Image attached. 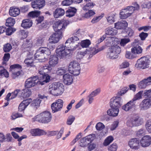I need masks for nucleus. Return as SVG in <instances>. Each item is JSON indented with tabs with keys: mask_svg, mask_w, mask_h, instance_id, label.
Masks as SVG:
<instances>
[{
	"mask_svg": "<svg viewBox=\"0 0 151 151\" xmlns=\"http://www.w3.org/2000/svg\"><path fill=\"white\" fill-rule=\"evenodd\" d=\"M71 49L66 47L65 45H60L57 47L56 50L57 56L60 58H63L70 54L71 52Z\"/></svg>",
	"mask_w": 151,
	"mask_h": 151,
	"instance_id": "nucleus-6",
	"label": "nucleus"
},
{
	"mask_svg": "<svg viewBox=\"0 0 151 151\" xmlns=\"http://www.w3.org/2000/svg\"><path fill=\"white\" fill-rule=\"evenodd\" d=\"M112 51L110 50L109 49L108 52L107 53L106 57L110 59H116L118 57V56Z\"/></svg>",
	"mask_w": 151,
	"mask_h": 151,
	"instance_id": "nucleus-40",
	"label": "nucleus"
},
{
	"mask_svg": "<svg viewBox=\"0 0 151 151\" xmlns=\"http://www.w3.org/2000/svg\"><path fill=\"white\" fill-rule=\"evenodd\" d=\"M118 148L117 144L116 143H113L108 147L109 151H116Z\"/></svg>",
	"mask_w": 151,
	"mask_h": 151,
	"instance_id": "nucleus-53",
	"label": "nucleus"
},
{
	"mask_svg": "<svg viewBox=\"0 0 151 151\" xmlns=\"http://www.w3.org/2000/svg\"><path fill=\"white\" fill-rule=\"evenodd\" d=\"M121 98L119 96L114 97L111 99L109 103L111 108H119L121 106Z\"/></svg>",
	"mask_w": 151,
	"mask_h": 151,
	"instance_id": "nucleus-14",
	"label": "nucleus"
},
{
	"mask_svg": "<svg viewBox=\"0 0 151 151\" xmlns=\"http://www.w3.org/2000/svg\"><path fill=\"white\" fill-rule=\"evenodd\" d=\"M63 101L61 99L56 100L51 105L52 113H54L60 111L63 107Z\"/></svg>",
	"mask_w": 151,
	"mask_h": 151,
	"instance_id": "nucleus-13",
	"label": "nucleus"
},
{
	"mask_svg": "<svg viewBox=\"0 0 151 151\" xmlns=\"http://www.w3.org/2000/svg\"><path fill=\"white\" fill-rule=\"evenodd\" d=\"M140 140L138 138H133L130 139L128 145L132 149L137 150L139 148Z\"/></svg>",
	"mask_w": 151,
	"mask_h": 151,
	"instance_id": "nucleus-16",
	"label": "nucleus"
},
{
	"mask_svg": "<svg viewBox=\"0 0 151 151\" xmlns=\"http://www.w3.org/2000/svg\"><path fill=\"white\" fill-rule=\"evenodd\" d=\"M77 11V9L75 8L70 6L66 11V16L70 18L72 17L75 15Z\"/></svg>",
	"mask_w": 151,
	"mask_h": 151,
	"instance_id": "nucleus-25",
	"label": "nucleus"
},
{
	"mask_svg": "<svg viewBox=\"0 0 151 151\" xmlns=\"http://www.w3.org/2000/svg\"><path fill=\"white\" fill-rule=\"evenodd\" d=\"M65 13V11L64 9L60 8H58L53 12V14L54 17L57 18L63 16Z\"/></svg>",
	"mask_w": 151,
	"mask_h": 151,
	"instance_id": "nucleus-27",
	"label": "nucleus"
},
{
	"mask_svg": "<svg viewBox=\"0 0 151 151\" xmlns=\"http://www.w3.org/2000/svg\"><path fill=\"white\" fill-rule=\"evenodd\" d=\"M50 113L48 111H45L37 115L32 119L34 121H37L43 123H47L50 122L52 119Z\"/></svg>",
	"mask_w": 151,
	"mask_h": 151,
	"instance_id": "nucleus-2",
	"label": "nucleus"
},
{
	"mask_svg": "<svg viewBox=\"0 0 151 151\" xmlns=\"http://www.w3.org/2000/svg\"><path fill=\"white\" fill-rule=\"evenodd\" d=\"M40 11H32L29 12L28 16L32 18L37 17L40 14Z\"/></svg>",
	"mask_w": 151,
	"mask_h": 151,
	"instance_id": "nucleus-46",
	"label": "nucleus"
},
{
	"mask_svg": "<svg viewBox=\"0 0 151 151\" xmlns=\"http://www.w3.org/2000/svg\"><path fill=\"white\" fill-rule=\"evenodd\" d=\"M32 46V44L31 42L29 40H27L22 45V47L26 48H29Z\"/></svg>",
	"mask_w": 151,
	"mask_h": 151,
	"instance_id": "nucleus-55",
	"label": "nucleus"
},
{
	"mask_svg": "<svg viewBox=\"0 0 151 151\" xmlns=\"http://www.w3.org/2000/svg\"><path fill=\"white\" fill-rule=\"evenodd\" d=\"M51 54L50 50L48 48L41 47L37 50L35 53V58L36 60H43L47 58V56Z\"/></svg>",
	"mask_w": 151,
	"mask_h": 151,
	"instance_id": "nucleus-3",
	"label": "nucleus"
},
{
	"mask_svg": "<svg viewBox=\"0 0 151 151\" xmlns=\"http://www.w3.org/2000/svg\"><path fill=\"white\" fill-rule=\"evenodd\" d=\"M91 43L90 41L87 39L83 40L81 42H80L79 45H81L83 48H87L89 46Z\"/></svg>",
	"mask_w": 151,
	"mask_h": 151,
	"instance_id": "nucleus-44",
	"label": "nucleus"
},
{
	"mask_svg": "<svg viewBox=\"0 0 151 151\" xmlns=\"http://www.w3.org/2000/svg\"><path fill=\"white\" fill-rule=\"evenodd\" d=\"M80 70V64L76 60H73L70 62L68 66V71L75 76L79 74Z\"/></svg>",
	"mask_w": 151,
	"mask_h": 151,
	"instance_id": "nucleus-5",
	"label": "nucleus"
},
{
	"mask_svg": "<svg viewBox=\"0 0 151 151\" xmlns=\"http://www.w3.org/2000/svg\"><path fill=\"white\" fill-rule=\"evenodd\" d=\"M67 25L66 23L63 22L59 21L54 23L53 27L55 32H57L59 33H61V35H63V31L65 29Z\"/></svg>",
	"mask_w": 151,
	"mask_h": 151,
	"instance_id": "nucleus-11",
	"label": "nucleus"
},
{
	"mask_svg": "<svg viewBox=\"0 0 151 151\" xmlns=\"http://www.w3.org/2000/svg\"><path fill=\"white\" fill-rule=\"evenodd\" d=\"M58 133L57 131H47V132L45 131V135L47 134L48 136H54L56 135Z\"/></svg>",
	"mask_w": 151,
	"mask_h": 151,
	"instance_id": "nucleus-57",
	"label": "nucleus"
},
{
	"mask_svg": "<svg viewBox=\"0 0 151 151\" xmlns=\"http://www.w3.org/2000/svg\"><path fill=\"white\" fill-rule=\"evenodd\" d=\"M114 140V138L112 136H109L107 137L104 140L103 145L104 146H107L109 145Z\"/></svg>",
	"mask_w": 151,
	"mask_h": 151,
	"instance_id": "nucleus-45",
	"label": "nucleus"
},
{
	"mask_svg": "<svg viewBox=\"0 0 151 151\" xmlns=\"http://www.w3.org/2000/svg\"><path fill=\"white\" fill-rule=\"evenodd\" d=\"M151 106V100L150 99H144L139 105L141 110H145L150 108Z\"/></svg>",
	"mask_w": 151,
	"mask_h": 151,
	"instance_id": "nucleus-20",
	"label": "nucleus"
},
{
	"mask_svg": "<svg viewBox=\"0 0 151 151\" xmlns=\"http://www.w3.org/2000/svg\"><path fill=\"white\" fill-rule=\"evenodd\" d=\"M16 30V29L12 27H8L6 29V34L7 35H11Z\"/></svg>",
	"mask_w": 151,
	"mask_h": 151,
	"instance_id": "nucleus-52",
	"label": "nucleus"
},
{
	"mask_svg": "<svg viewBox=\"0 0 151 151\" xmlns=\"http://www.w3.org/2000/svg\"><path fill=\"white\" fill-rule=\"evenodd\" d=\"M116 14L112 12L109 13L107 15L106 19L108 23L112 24L115 22V17Z\"/></svg>",
	"mask_w": 151,
	"mask_h": 151,
	"instance_id": "nucleus-33",
	"label": "nucleus"
},
{
	"mask_svg": "<svg viewBox=\"0 0 151 151\" xmlns=\"http://www.w3.org/2000/svg\"><path fill=\"white\" fill-rule=\"evenodd\" d=\"M145 127L148 132L151 133V121H147L145 124Z\"/></svg>",
	"mask_w": 151,
	"mask_h": 151,
	"instance_id": "nucleus-64",
	"label": "nucleus"
},
{
	"mask_svg": "<svg viewBox=\"0 0 151 151\" xmlns=\"http://www.w3.org/2000/svg\"><path fill=\"white\" fill-rule=\"evenodd\" d=\"M20 10L18 8L10 7L9 11V15L13 17H16L20 13Z\"/></svg>",
	"mask_w": 151,
	"mask_h": 151,
	"instance_id": "nucleus-32",
	"label": "nucleus"
},
{
	"mask_svg": "<svg viewBox=\"0 0 151 151\" xmlns=\"http://www.w3.org/2000/svg\"><path fill=\"white\" fill-rule=\"evenodd\" d=\"M128 26V23L125 21H121L115 24V27L118 29H125Z\"/></svg>",
	"mask_w": 151,
	"mask_h": 151,
	"instance_id": "nucleus-28",
	"label": "nucleus"
},
{
	"mask_svg": "<svg viewBox=\"0 0 151 151\" xmlns=\"http://www.w3.org/2000/svg\"><path fill=\"white\" fill-rule=\"evenodd\" d=\"M104 14H102L101 15L94 17L92 20L91 22L95 23L98 22L104 16Z\"/></svg>",
	"mask_w": 151,
	"mask_h": 151,
	"instance_id": "nucleus-58",
	"label": "nucleus"
},
{
	"mask_svg": "<svg viewBox=\"0 0 151 151\" xmlns=\"http://www.w3.org/2000/svg\"><path fill=\"white\" fill-rule=\"evenodd\" d=\"M13 138L10 133H7L6 135L2 133H0V142H12Z\"/></svg>",
	"mask_w": 151,
	"mask_h": 151,
	"instance_id": "nucleus-23",
	"label": "nucleus"
},
{
	"mask_svg": "<svg viewBox=\"0 0 151 151\" xmlns=\"http://www.w3.org/2000/svg\"><path fill=\"white\" fill-rule=\"evenodd\" d=\"M58 58L55 55H51L49 62L50 66H54L58 63Z\"/></svg>",
	"mask_w": 151,
	"mask_h": 151,
	"instance_id": "nucleus-34",
	"label": "nucleus"
},
{
	"mask_svg": "<svg viewBox=\"0 0 151 151\" xmlns=\"http://www.w3.org/2000/svg\"><path fill=\"white\" fill-rule=\"evenodd\" d=\"M0 76L2 78H7L9 76V73L4 67L0 66Z\"/></svg>",
	"mask_w": 151,
	"mask_h": 151,
	"instance_id": "nucleus-37",
	"label": "nucleus"
},
{
	"mask_svg": "<svg viewBox=\"0 0 151 151\" xmlns=\"http://www.w3.org/2000/svg\"><path fill=\"white\" fill-rule=\"evenodd\" d=\"M31 90L28 88H26L25 89L22 90L21 96L24 99L27 98L31 95Z\"/></svg>",
	"mask_w": 151,
	"mask_h": 151,
	"instance_id": "nucleus-36",
	"label": "nucleus"
},
{
	"mask_svg": "<svg viewBox=\"0 0 151 151\" xmlns=\"http://www.w3.org/2000/svg\"><path fill=\"white\" fill-rule=\"evenodd\" d=\"M75 119V117L74 116L70 115L68 118L67 120L66 124L68 125H71Z\"/></svg>",
	"mask_w": 151,
	"mask_h": 151,
	"instance_id": "nucleus-51",
	"label": "nucleus"
},
{
	"mask_svg": "<svg viewBox=\"0 0 151 151\" xmlns=\"http://www.w3.org/2000/svg\"><path fill=\"white\" fill-rule=\"evenodd\" d=\"M140 142L142 147H148L151 143V137L147 135L144 136L140 140Z\"/></svg>",
	"mask_w": 151,
	"mask_h": 151,
	"instance_id": "nucleus-21",
	"label": "nucleus"
},
{
	"mask_svg": "<svg viewBox=\"0 0 151 151\" xmlns=\"http://www.w3.org/2000/svg\"><path fill=\"white\" fill-rule=\"evenodd\" d=\"M95 137V134H92L81 139L79 142L80 146L85 147L89 145V143L93 141Z\"/></svg>",
	"mask_w": 151,
	"mask_h": 151,
	"instance_id": "nucleus-10",
	"label": "nucleus"
},
{
	"mask_svg": "<svg viewBox=\"0 0 151 151\" xmlns=\"http://www.w3.org/2000/svg\"><path fill=\"white\" fill-rule=\"evenodd\" d=\"M130 41V40L129 38H123L121 39L120 44L121 46H124Z\"/></svg>",
	"mask_w": 151,
	"mask_h": 151,
	"instance_id": "nucleus-56",
	"label": "nucleus"
},
{
	"mask_svg": "<svg viewBox=\"0 0 151 151\" xmlns=\"http://www.w3.org/2000/svg\"><path fill=\"white\" fill-rule=\"evenodd\" d=\"M143 91H141L137 93L135 95H134V98L132 99L135 101H136L142 98V95L143 93Z\"/></svg>",
	"mask_w": 151,
	"mask_h": 151,
	"instance_id": "nucleus-50",
	"label": "nucleus"
},
{
	"mask_svg": "<svg viewBox=\"0 0 151 151\" xmlns=\"http://www.w3.org/2000/svg\"><path fill=\"white\" fill-rule=\"evenodd\" d=\"M109 49L110 50L113 51H112L115 52L117 55L121 51L120 47L117 45L112 46Z\"/></svg>",
	"mask_w": 151,
	"mask_h": 151,
	"instance_id": "nucleus-41",
	"label": "nucleus"
},
{
	"mask_svg": "<svg viewBox=\"0 0 151 151\" xmlns=\"http://www.w3.org/2000/svg\"><path fill=\"white\" fill-rule=\"evenodd\" d=\"M150 63V58L148 57L144 56L137 60L135 66L138 68L145 69L149 67Z\"/></svg>",
	"mask_w": 151,
	"mask_h": 151,
	"instance_id": "nucleus-7",
	"label": "nucleus"
},
{
	"mask_svg": "<svg viewBox=\"0 0 151 151\" xmlns=\"http://www.w3.org/2000/svg\"><path fill=\"white\" fill-rule=\"evenodd\" d=\"M57 70V73L59 75H62L66 73L67 71V69L65 67H61L58 68Z\"/></svg>",
	"mask_w": 151,
	"mask_h": 151,
	"instance_id": "nucleus-48",
	"label": "nucleus"
},
{
	"mask_svg": "<svg viewBox=\"0 0 151 151\" xmlns=\"http://www.w3.org/2000/svg\"><path fill=\"white\" fill-rule=\"evenodd\" d=\"M105 127V126L102 123L99 122L97 123L96 126V128L97 130H101L104 129Z\"/></svg>",
	"mask_w": 151,
	"mask_h": 151,
	"instance_id": "nucleus-62",
	"label": "nucleus"
},
{
	"mask_svg": "<svg viewBox=\"0 0 151 151\" xmlns=\"http://www.w3.org/2000/svg\"><path fill=\"white\" fill-rule=\"evenodd\" d=\"M63 82L65 84L69 85H70L73 81L72 76L71 75L66 73L63 75Z\"/></svg>",
	"mask_w": 151,
	"mask_h": 151,
	"instance_id": "nucleus-26",
	"label": "nucleus"
},
{
	"mask_svg": "<svg viewBox=\"0 0 151 151\" xmlns=\"http://www.w3.org/2000/svg\"><path fill=\"white\" fill-rule=\"evenodd\" d=\"M129 7L128 6L126 7V8L121 10L119 14L121 19H125L130 16L133 13Z\"/></svg>",
	"mask_w": 151,
	"mask_h": 151,
	"instance_id": "nucleus-15",
	"label": "nucleus"
},
{
	"mask_svg": "<svg viewBox=\"0 0 151 151\" xmlns=\"http://www.w3.org/2000/svg\"><path fill=\"white\" fill-rule=\"evenodd\" d=\"M135 103V101L132 99L128 102L126 104L122 106V109L126 111L134 109L136 108Z\"/></svg>",
	"mask_w": 151,
	"mask_h": 151,
	"instance_id": "nucleus-17",
	"label": "nucleus"
},
{
	"mask_svg": "<svg viewBox=\"0 0 151 151\" xmlns=\"http://www.w3.org/2000/svg\"><path fill=\"white\" fill-rule=\"evenodd\" d=\"M116 30L110 27L105 29V34L106 35L114 36L116 35Z\"/></svg>",
	"mask_w": 151,
	"mask_h": 151,
	"instance_id": "nucleus-39",
	"label": "nucleus"
},
{
	"mask_svg": "<svg viewBox=\"0 0 151 151\" xmlns=\"http://www.w3.org/2000/svg\"><path fill=\"white\" fill-rule=\"evenodd\" d=\"M46 73L44 75H42L41 77L42 78L43 80L42 81H39V84L42 85H44L45 83L49 82L50 80V76L49 75Z\"/></svg>",
	"mask_w": 151,
	"mask_h": 151,
	"instance_id": "nucleus-35",
	"label": "nucleus"
},
{
	"mask_svg": "<svg viewBox=\"0 0 151 151\" xmlns=\"http://www.w3.org/2000/svg\"><path fill=\"white\" fill-rule=\"evenodd\" d=\"M27 58L24 61V63L28 66H32L33 63V55L32 53L28 52L27 53Z\"/></svg>",
	"mask_w": 151,
	"mask_h": 151,
	"instance_id": "nucleus-31",
	"label": "nucleus"
},
{
	"mask_svg": "<svg viewBox=\"0 0 151 151\" xmlns=\"http://www.w3.org/2000/svg\"><path fill=\"white\" fill-rule=\"evenodd\" d=\"M105 48V46H103L100 48L96 50L94 48H88L84 52H81L80 54L81 55L84 56L86 54H88L89 55L88 59L92 58L93 56L98 53V52L103 50Z\"/></svg>",
	"mask_w": 151,
	"mask_h": 151,
	"instance_id": "nucleus-9",
	"label": "nucleus"
},
{
	"mask_svg": "<svg viewBox=\"0 0 151 151\" xmlns=\"http://www.w3.org/2000/svg\"><path fill=\"white\" fill-rule=\"evenodd\" d=\"M138 86V87L141 89L145 88L147 86L144 79L139 82Z\"/></svg>",
	"mask_w": 151,
	"mask_h": 151,
	"instance_id": "nucleus-60",
	"label": "nucleus"
},
{
	"mask_svg": "<svg viewBox=\"0 0 151 151\" xmlns=\"http://www.w3.org/2000/svg\"><path fill=\"white\" fill-rule=\"evenodd\" d=\"M126 32L128 36L127 35L125 36L123 35V36L124 37L129 36V37H131L133 36L134 34L133 30L130 28H128V29L126 30Z\"/></svg>",
	"mask_w": 151,
	"mask_h": 151,
	"instance_id": "nucleus-54",
	"label": "nucleus"
},
{
	"mask_svg": "<svg viewBox=\"0 0 151 151\" xmlns=\"http://www.w3.org/2000/svg\"><path fill=\"white\" fill-rule=\"evenodd\" d=\"M33 0L31 3V5L33 8L40 9L45 5V0Z\"/></svg>",
	"mask_w": 151,
	"mask_h": 151,
	"instance_id": "nucleus-19",
	"label": "nucleus"
},
{
	"mask_svg": "<svg viewBox=\"0 0 151 151\" xmlns=\"http://www.w3.org/2000/svg\"><path fill=\"white\" fill-rule=\"evenodd\" d=\"M41 101V100L40 99H37L32 101L31 105L32 107L37 109L40 106Z\"/></svg>",
	"mask_w": 151,
	"mask_h": 151,
	"instance_id": "nucleus-43",
	"label": "nucleus"
},
{
	"mask_svg": "<svg viewBox=\"0 0 151 151\" xmlns=\"http://www.w3.org/2000/svg\"><path fill=\"white\" fill-rule=\"evenodd\" d=\"M143 123L142 119L138 116H136L128 120L126 124L128 126L133 127L140 125Z\"/></svg>",
	"mask_w": 151,
	"mask_h": 151,
	"instance_id": "nucleus-8",
	"label": "nucleus"
},
{
	"mask_svg": "<svg viewBox=\"0 0 151 151\" xmlns=\"http://www.w3.org/2000/svg\"><path fill=\"white\" fill-rule=\"evenodd\" d=\"M132 5H133V6H129V8H130V9L133 12H134V11L135 10H138L139 9V6L137 3V2H133L132 3Z\"/></svg>",
	"mask_w": 151,
	"mask_h": 151,
	"instance_id": "nucleus-47",
	"label": "nucleus"
},
{
	"mask_svg": "<svg viewBox=\"0 0 151 151\" xmlns=\"http://www.w3.org/2000/svg\"><path fill=\"white\" fill-rule=\"evenodd\" d=\"M95 5L96 4L95 3L92 2H90L86 3L83 7L82 9L84 11H87L93 8Z\"/></svg>",
	"mask_w": 151,
	"mask_h": 151,
	"instance_id": "nucleus-42",
	"label": "nucleus"
},
{
	"mask_svg": "<svg viewBox=\"0 0 151 151\" xmlns=\"http://www.w3.org/2000/svg\"><path fill=\"white\" fill-rule=\"evenodd\" d=\"M30 133L32 136H40L44 135L45 131L39 128L33 129H31Z\"/></svg>",
	"mask_w": 151,
	"mask_h": 151,
	"instance_id": "nucleus-24",
	"label": "nucleus"
},
{
	"mask_svg": "<svg viewBox=\"0 0 151 151\" xmlns=\"http://www.w3.org/2000/svg\"><path fill=\"white\" fill-rule=\"evenodd\" d=\"M142 48L139 45H137L132 47L131 49L132 53L134 54H140L142 53Z\"/></svg>",
	"mask_w": 151,
	"mask_h": 151,
	"instance_id": "nucleus-38",
	"label": "nucleus"
},
{
	"mask_svg": "<svg viewBox=\"0 0 151 151\" xmlns=\"http://www.w3.org/2000/svg\"><path fill=\"white\" fill-rule=\"evenodd\" d=\"M3 49L4 52H7L11 50L12 49V46L10 44L7 43L4 45Z\"/></svg>",
	"mask_w": 151,
	"mask_h": 151,
	"instance_id": "nucleus-49",
	"label": "nucleus"
},
{
	"mask_svg": "<svg viewBox=\"0 0 151 151\" xmlns=\"http://www.w3.org/2000/svg\"><path fill=\"white\" fill-rule=\"evenodd\" d=\"M101 91L100 88H98L93 91L89 95L90 96L94 97L99 93Z\"/></svg>",
	"mask_w": 151,
	"mask_h": 151,
	"instance_id": "nucleus-61",
	"label": "nucleus"
},
{
	"mask_svg": "<svg viewBox=\"0 0 151 151\" xmlns=\"http://www.w3.org/2000/svg\"><path fill=\"white\" fill-rule=\"evenodd\" d=\"M52 70L51 67L48 64H46L40 69L38 70L39 75L41 78L42 75H44L46 73H49Z\"/></svg>",
	"mask_w": 151,
	"mask_h": 151,
	"instance_id": "nucleus-22",
	"label": "nucleus"
},
{
	"mask_svg": "<svg viewBox=\"0 0 151 151\" xmlns=\"http://www.w3.org/2000/svg\"><path fill=\"white\" fill-rule=\"evenodd\" d=\"M143 95L145 98L148 97L151 99V89L145 90L143 93Z\"/></svg>",
	"mask_w": 151,
	"mask_h": 151,
	"instance_id": "nucleus-63",
	"label": "nucleus"
},
{
	"mask_svg": "<svg viewBox=\"0 0 151 151\" xmlns=\"http://www.w3.org/2000/svg\"><path fill=\"white\" fill-rule=\"evenodd\" d=\"M32 22L31 20L29 19L23 20L21 26L24 29L30 28L32 25Z\"/></svg>",
	"mask_w": 151,
	"mask_h": 151,
	"instance_id": "nucleus-30",
	"label": "nucleus"
},
{
	"mask_svg": "<svg viewBox=\"0 0 151 151\" xmlns=\"http://www.w3.org/2000/svg\"><path fill=\"white\" fill-rule=\"evenodd\" d=\"M88 12L84 14V17L86 18H88L95 14V12L91 10H89Z\"/></svg>",
	"mask_w": 151,
	"mask_h": 151,
	"instance_id": "nucleus-59",
	"label": "nucleus"
},
{
	"mask_svg": "<svg viewBox=\"0 0 151 151\" xmlns=\"http://www.w3.org/2000/svg\"><path fill=\"white\" fill-rule=\"evenodd\" d=\"M39 80L37 76H34L28 78L25 83V86L26 88L34 87L39 83Z\"/></svg>",
	"mask_w": 151,
	"mask_h": 151,
	"instance_id": "nucleus-12",
	"label": "nucleus"
},
{
	"mask_svg": "<svg viewBox=\"0 0 151 151\" xmlns=\"http://www.w3.org/2000/svg\"><path fill=\"white\" fill-rule=\"evenodd\" d=\"M49 91L50 93L54 96L61 95L64 90L63 84L59 82H55L50 86Z\"/></svg>",
	"mask_w": 151,
	"mask_h": 151,
	"instance_id": "nucleus-1",
	"label": "nucleus"
},
{
	"mask_svg": "<svg viewBox=\"0 0 151 151\" xmlns=\"http://www.w3.org/2000/svg\"><path fill=\"white\" fill-rule=\"evenodd\" d=\"M62 36L63 35H61V33H59L55 32L50 36L49 38V42L51 43H57L62 38Z\"/></svg>",
	"mask_w": 151,
	"mask_h": 151,
	"instance_id": "nucleus-18",
	"label": "nucleus"
},
{
	"mask_svg": "<svg viewBox=\"0 0 151 151\" xmlns=\"http://www.w3.org/2000/svg\"><path fill=\"white\" fill-rule=\"evenodd\" d=\"M119 108H111L107 111L108 115L110 116L115 117L117 116L119 112Z\"/></svg>",
	"mask_w": 151,
	"mask_h": 151,
	"instance_id": "nucleus-29",
	"label": "nucleus"
},
{
	"mask_svg": "<svg viewBox=\"0 0 151 151\" xmlns=\"http://www.w3.org/2000/svg\"><path fill=\"white\" fill-rule=\"evenodd\" d=\"M80 43L79 38L76 36H73L66 41L65 47L67 48H70L71 50L73 51L79 46Z\"/></svg>",
	"mask_w": 151,
	"mask_h": 151,
	"instance_id": "nucleus-4",
	"label": "nucleus"
}]
</instances>
